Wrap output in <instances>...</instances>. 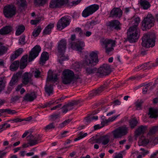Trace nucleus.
Wrapping results in <instances>:
<instances>
[{"mask_svg":"<svg viewBox=\"0 0 158 158\" xmlns=\"http://www.w3.org/2000/svg\"><path fill=\"white\" fill-rule=\"evenodd\" d=\"M21 97L17 95L12 97L11 99V102H15L16 101L19 100Z\"/></svg>","mask_w":158,"mask_h":158,"instance_id":"e2e57ef3","label":"nucleus"},{"mask_svg":"<svg viewBox=\"0 0 158 158\" xmlns=\"http://www.w3.org/2000/svg\"><path fill=\"white\" fill-rule=\"evenodd\" d=\"M102 45L105 48V52L109 54L114 50V47L115 45V41L110 39H106L102 41Z\"/></svg>","mask_w":158,"mask_h":158,"instance_id":"0eeeda50","label":"nucleus"},{"mask_svg":"<svg viewBox=\"0 0 158 158\" xmlns=\"http://www.w3.org/2000/svg\"><path fill=\"white\" fill-rule=\"evenodd\" d=\"M13 29L12 27L10 26H6L1 29V35L9 34L13 30Z\"/></svg>","mask_w":158,"mask_h":158,"instance_id":"393cba45","label":"nucleus"},{"mask_svg":"<svg viewBox=\"0 0 158 158\" xmlns=\"http://www.w3.org/2000/svg\"><path fill=\"white\" fill-rule=\"evenodd\" d=\"M10 127V124H8L7 123H4L2 125L1 129H3V130L9 127Z\"/></svg>","mask_w":158,"mask_h":158,"instance_id":"338daca9","label":"nucleus"},{"mask_svg":"<svg viewBox=\"0 0 158 158\" xmlns=\"http://www.w3.org/2000/svg\"><path fill=\"white\" fill-rule=\"evenodd\" d=\"M140 21V18L139 17H137L134 19V22L135 24L131 27L132 28H135L136 29L137 28V27Z\"/></svg>","mask_w":158,"mask_h":158,"instance_id":"bf43d9fd","label":"nucleus"},{"mask_svg":"<svg viewBox=\"0 0 158 158\" xmlns=\"http://www.w3.org/2000/svg\"><path fill=\"white\" fill-rule=\"evenodd\" d=\"M68 0H52L50 3L49 7L51 8L60 7L68 3Z\"/></svg>","mask_w":158,"mask_h":158,"instance_id":"ddd939ff","label":"nucleus"},{"mask_svg":"<svg viewBox=\"0 0 158 158\" xmlns=\"http://www.w3.org/2000/svg\"><path fill=\"white\" fill-rule=\"evenodd\" d=\"M33 75L31 73L26 72L22 77V81L23 84L26 85L28 83L32 85L33 82L32 77Z\"/></svg>","mask_w":158,"mask_h":158,"instance_id":"4468645a","label":"nucleus"},{"mask_svg":"<svg viewBox=\"0 0 158 158\" xmlns=\"http://www.w3.org/2000/svg\"><path fill=\"white\" fill-rule=\"evenodd\" d=\"M129 124L131 129L134 128L137 125L138 121L134 118L131 119L129 121Z\"/></svg>","mask_w":158,"mask_h":158,"instance_id":"37998d69","label":"nucleus"},{"mask_svg":"<svg viewBox=\"0 0 158 158\" xmlns=\"http://www.w3.org/2000/svg\"><path fill=\"white\" fill-rule=\"evenodd\" d=\"M25 27L23 25H20L18 27V28L16 31V35H19L21 34L24 31Z\"/></svg>","mask_w":158,"mask_h":158,"instance_id":"a19ab883","label":"nucleus"},{"mask_svg":"<svg viewBox=\"0 0 158 158\" xmlns=\"http://www.w3.org/2000/svg\"><path fill=\"white\" fill-rule=\"evenodd\" d=\"M70 19L66 16L62 17L58 21L57 24V29L61 30L69 24Z\"/></svg>","mask_w":158,"mask_h":158,"instance_id":"9b49d317","label":"nucleus"},{"mask_svg":"<svg viewBox=\"0 0 158 158\" xmlns=\"http://www.w3.org/2000/svg\"><path fill=\"white\" fill-rule=\"evenodd\" d=\"M36 97V95L34 92L26 94L23 97V101L32 102Z\"/></svg>","mask_w":158,"mask_h":158,"instance_id":"b1692460","label":"nucleus"},{"mask_svg":"<svg viewBox=\"0 0 158 158\" xmlns=\"http://www.w3.org/2000/svg\"><path fill=\"white\" fill-rule=\"evenodd\" d=\"M16 8L15 5L9 4L4 7L3 13L6 17L10 19L16 15Z\"/></svg>","mask_w":158,"mask_h":158,"instance_id":"423d86ee","label":"nucleus"},{"mask_svg":"<svg viewBox=\"0 0 158 158\" xmlns=\"http://www.w3.org/2000/svg\"><path fill=\"white\" fill-rule=\"evenodd\" d=\"M96 143H100L102 142L103 145L107 144L110 141V137L108 135H105L95 139Z\"/></svg>","mask_w":158,"mask_h":158,"instance_id":"4be33fe9","label":"nucleus"},{"mask_svg":"<svg viewBox=\"0 0 158 158\" xmlns=\"http://www.w3.org/2000/svg\"><path fill=\"white\" fill-rule=\"evenodd\" d=\"M87 135V134L86 133L83 134L82 132H81L78 134V136L77 138L75 139L74 140L76 141L80 140L84 137H85Z\"/></svg>","mask_w":158,"mask_h":158,"instance_id":"5fc2aeb1","label":"nucleus"},{"mask_svg":"<svg viewBox=\"0 0 158 158\" xmlns=\"http://www.w3.org/2000/svg\"><path fill=\"white\" fill-rule=\"evenodd\" d=\"M84 120L85 123H89L92 120L91 115H88L85 118Z\"/></svg>","mask_w":158,"mask_h":158,"instance_id":"0e129e2a","label":"nucleus"},{"mask_svg":"<svg viewBox=\"0 0 158 158\" xmlns=\"http://www.w3.org/2000/svg\"><path fill=\"white\" fill-rule=\"evenodd\" d=\"M97 51H92L89 55V57H86L84 61H85V64L90 66H95L98 62V54Z\"/></svg>","mask_w":158,"mask_h":158,"instance_id":"7ed1b4c3","label":"nucleus"},{"mask_svg":"<svg viewBox=\"0 0 158 158\" xmlns=\"http://www.w3.org/2000/svg\"><path fill=\"white\" fill-rule=\"evenodd\" d=\"M150 142V139L145 138H141L138 142L139 145V146H146Z\"/></svg>","mask_w":158,"mask_h":158,"instance_id":"58836bf2","label":"nucleus"},{"mask_svg":"<svg viewBox=\"0 0 158 158\" xmlns=\"http://www.w3.org/2000/svg\"><path fill=\"white\" fill-rule=\"evenodd\" d=\"M8 49V46L4 45L1 42V56L6 53Z\"/></svg>","mask_w":158,"mask_h":158,"instance_id":"4c0bfd02","label":"nucleus"},{"mask_svg":"<svg viewBox=\"0 0 158 158\" xmlns=\"http://www.w3.org/2000/svg\"><path fill=\"white\" fill-rule=\"evenodd\" d=\"M127 40L131 43L135 42L139 37V30L135 28L130 27L127 32Z\"/></svg>","mask_w":158,"mask_h":158,"instance_id":"39448f33","label":"nucleus"},{"mask_svg":"<svg viewBox=\"0 0 158 158\" xmlns=\"http://www.w3.org/2000/svg\"><path fill=\"white\" fill-rule=\"evenodd\" d=\"M139 2L142 8L144 10L148 9L151 6L149 2L145 0H140Z\"/></svg>","mask_w":158,"mask_h":158,"instance_id":"2f4dec72","label":"nucleus"},{"mask_svg":"<svg viewBox=\"0 0 158 158\" xmlns=\"http://www.w3.org/2000/svg\"><path fill=\"white\" fill-rule=\"evenodd\" d=\"M150 142L152 143V144L155 145L158 143V138H153L152 139H150Z\"/></svg>","mask_w":158,"mask_h":158,"instance_id":"052dcab7","label":"nucleus"},{"mask_svg":"<svg viewBox=\"0 0 158 158\" xmlns=\"http://www.w3.org/2000/svg\"><path fill=\"white\" fill-rule=\"evenodd\" d=\"M151 85V83H149L148 84L146 85H145V84H142L139 85L138 87H141L143 86H145V88L143 89V94H145L147 93V92L148 91V88L149 86H150Z\"/></svg>","mask_w":158,"mask_h":158,"instance_id":"de8ad7c7","label":"nucleus"},{"mask_svg":"<svg viewBox=\"0 0 158 158\" xmlns=\"http://www.w3.org/2000/svg\"><path fill=\"white\" fill-rule=\"evenodd\" d=\"M66 44V41L64 39L61 40L58 42L57 48L58 52L59 53H63L65 52Z\"/></svg>","mask_w":158,"mask_h":158,"instance_id":"6ab92c4d","label":"nucleus"},{"mask_svg":"<svg viewBox=\"0 0 158 158\" xmlns=\"http://www.w3.org/2000/svg\"><path fill=\"white\" fill-rule=\"evenodd\" d=\"M158 131V126L152 127L151 128L148 133V135H152Z\"/></svg>","mask_w":158,"mask_h":158,"instance_id":"79ce46f5","label":"nucleus"},{"mask_svg":"<svg viewBox=\"0 0 158 158\" xmlns=\"http://www.w3.org/2000/svg\"><path fill=\"white\" fill-rule=\"evenodd\" d=\"M34 75L35 77H40V72L39 70H36L34 72Z\"/></svg>","mask_w":158,"mask_h":158,"instance_id":"774afa93","label":"nucleus"},{"mask_svg":"<svg viewBox=\"0 0 158 158\" xmlns=\"http://www.w3.org/2000/svg\"><path fill=\"white\" fill-rule=\"evenodd\" d=\"M107 26L110 29L118 30L121 29V24L118 20H114L109 22Z\"/></svg>","mask_w":158,"mask_h":158,"instance_id":"f3484780","label":"nucleus"},{"mask_svg":"<svg viewBox=\"0 0 158 158\" xmlns=\"http://www.w3.org/2000/svg\"><path fill=\"white\" fill-rule=\"evenodd\" d=\"M118 115H117L116 116H114L111 118H109L108 119H104V116H102V121L101 122V124L102 125V127H103L105 124L109 122H112L115 119Z\"/></svg>","mask_w":158,"mask_h":158,"instance_id":"473e14b6","label":"nucleus"},{"mask_svg":"<svg viewBox=\"0 0 158 158\" xmlns=\"http://www.w3.org/2000/svg\"><path fill=\"white\" fill-rule=\"evenodd\" d=\"M60 113L58 114H53L50 116L51 119L52 121H54L60 117Z\"/></svg>","mask_w":158,"mask_h":158,"instance_id":"680f3d73","label":"nucleus"},{"mask_svg":"<svg viewBox=\"0 0 158 158\" xmlns=\"http://www.w3.org/2000/svg\"><path fill=\"white\" fill-rule=\"evenodd\" d=\"M74 74L73 72L69 69H65L62 73V81L65 85L70 84L74 79Z\"/></svg>","mask_w":158,"mask_h":158,"instance_id":"20e7f679","label":"nucleus"},{"mask_svg":"<svg viewBox=\"0 0 158 158\" xmlns=\"http://www.w3.org/2000/svg\"><path fill=\"white\" fill-rule=\"evenodd\" d=\"M19 62L18 61L14 62L10 66L11 70L12 71L16 70L19 67Z\"/></svg>","mask_w":158,"mask_h":158,"instance_id":"ea45409f","label":"nucleus"},{"mask_svg":"<svg viewBox=\"0 0 158 158\" xmlns=\"http://www.w3.org/2000/svg\"><path fill=\"white\" fill-rule=\"evenodd\" d=\"M111 72L110 66L107 64H104L98 69L97 76L102 77L109 75Z\"/></svg>","mask_w":158,"mask_h":158,"instance_id":"6e6552de","label":"nucleus"},{"mask_svg":"<svg viewBox=\"0 0 158 158\" xmlns=\"http://www.w3.org/2000/svg\"><path fill=\"white\" fill-rule=\"evenodd\" d=\"M1 113H7L9 114H14L16 113L14 110H11L10 109H1Z\"/></svg>","mask_w":158,"mask_h":158,"instance_id":"49530a36","label":"nucleus"},{"mask_svg":"<svg viewBox=\"0 0 158 158\" xmlns=\"http://www.w3.org/2000/svg\"><path fill=\"white\" fill-rule=\"evenodd\" d=\"M85 64V61H84L82 62L83 67L85 69V72L87 75H92L96 73L97 75L98 69L96 68L88 67V66H93L86 65Z\"/></svg>","mask_w":158,"mask_h":158,"instance_id":"dca6fc26","label":"nucleus"},{"mask_svg":"<svg viewBox=\"0 0 158 158\" xmlns=\"http://www.w3.org/2000/svg\"><path fill=\"white\" fill-rule=\"evenodd\" d=\"M42 29L40 26H38L35 28L32 33V35L34 37H36L41 32Z\"/></svg>","mask_w":158,"mask_h":158,"instance_id":"c03bdc74","label":"nucleus"},{"mask_svg":"<svg viewBox=\"0 0 158 158\" xmlns=\"http://www.w3.org/2000/svg\"><path fill=\"white\" fill-rule=\"evenodd\" d=\"M54 27V24L50 23L45 28L43 32L44 35L49 34L51 33V30Z\"/></svg>","mask_w":158,"mask_h":158,"instance_id":"72a5a7b5","label":"nucleus"},{"mask_svg":"<svg viewBox=\"0 0 158 158\" xmlns=\"http://www.w3.org/2000/svg\"><path fill=\"white\" fill-rule=\"evenodd\" d=\"M45 92L50 96L51 94H52L53 91V87L52 85H46L45 88Z\"/></svg>","mask_w":158,"mask_h":158,"instance_id":"e433bc0d","label":"nucleus"},{"mask_svg":"<svg viewBox=\"0 0 158 158\" xmlns=\"http://www.w3.org/2000/svg\"><path fill=\"white\" fill-rule=\"evenodd\" d=\"M48 53L46 52H43L41 54L40 59V64L42 65H44L46 61L48 60Z\"/></svg>","mask_w":158,"mask_h":158,"instance_id":"a878e982","label":"nucleus"},{"mask_svg":"<svg viewBox=\"0 0 158 158\" xmlns=\"http://www.w3.org/2000/svg\"><path fill=\"white\" fill-rule=\"evenodd\" d=\"M48 0H34V3L36 5L42 6Z\"/></svg>","mask_w":158,"mask_h":158,"instance_id":"864d4df0","label":"nucleus"},{"mask_svg":"<svg viewBox=\"0 0 158 158\" xmlns=\"http://www.w3.org/2000/svg\"><path fill=\"white\" fill-rule=\"evenodd\" d=\"M122 11L119 8H114L111 11L110 17L120 18L122 15Z\"/></svg>","mask_w":158,"mask_h":158,"instance_id":"a211bd4d","label":"nucleus"},{"mask_svg":"<svg viewBox=\"0 0 158 158\" xmlns=\"http://www.w3.org/2000/svg\"><path fill=\"white\" fill-rule=\"evenodd\" d=\"M155 19L151 14H148L142 22V29L145 31L150 29L154 25Z\"/></svg>","mask_w":158,"mask_h":158,"instance_id":"f03ea898","label":"nucleus"},{"mask_svg":"<svg viewBox=\"0 0 158 158\" xmlns=\"http://www.w3.org/2000/svg\"><path fill=\"white\" fill-rule=\"evenodd\" d=\"M127 133V128L123 126L119 127L112 132L114 138L116 139L121 138L123 136L126 135Z\"/></svg>","mask_w":158,"mask_h":158,"instance_id":"1a4fd4ad","label":"nucleus"},{"mask_svg":"<svg viewBox=\"0 0 158 158\" xmlns=\"http://www.w3.org/2000/svg\"><path fill=\"white\" fill-rule=\"evenodd\" d=\"M57 76V73H54L51 70H49L48 73L47 79L49 81L55 83L58 80Z\"/></svg>","mask_w":158,"mask_h":158,"instance_id":"5701e85b","label":"nucleus"},{"mask_svg":"<svg viewBox=\"0 0 158 158\" xmlns=\"http://www.w3.org/2000/svg\"><path fill=\"white\" fill-rule=\"evenodd\" d=\"M25 36L24 35H22L20 36L19 40V44L23 45L26 44V42L25 41Z\"/></svg>","mask_w":158,"mask_h":158,"instance_id":"6e6d98bb","label":"nucleus"},{"mask_svg":"<svg viewBox=\"0 0 158 158\" xmlns=\"http://www.w3.org/2000/svg\"><path fill=\"white\" fill-rule=\"evenodd\" d=\"M156 38L154 33L144 34L142 38V45L146 48L153 47L155 45Z\"/></svg>","mask_w":158,"mask_h":158,"instance_id":"f257e3e1","label":"nucleus"},{"mask_svg":"<svg viewBox=\"0 0 158 158\" xmlns=\"http://www.w3.org/2000/svg\"><path fill=\"white\" fill-rule=\"evenodd\" d=\"M6 81L5 77L1 78V91L4 89L6 86Z\"/></svg>","mask_w":158,"mask_h":158,"instance_id":"8fccbe9b","label":"nucleus"},{"mask_svg":"<svg viewBox=\"0 0 158 158\" xmlns=\"http://www.w3.org/2000/svg\"><path fill=\"white\" fill-rule=\"evenodd\" d=\"M146 76L144 74L139 75L137 76H132L130 77L127 81L131 80L132 81L135 80L139 81L141 79L144 77Z\"/></svg>","mask_w":158,"mask_h":158,"instance_id":"c9c22d12","label":"nucleus"},{"mask_svg":"<svg viewBox=\"0 0 158 158\" xmlns=\"http://www.w3.org/2000/svg\"><path fill=\"white\" fill-rule=\"evenodd\" d=\"M106 86V85H104L99 87L97 89L93 91L90 94V96L93 97L100 93L104 90Z\"/></svg>","mask_w":158,"mask_h":158,"instance_id":"7c9ffc66","label":"nucleus"},{"mask_svg":"<svg viewBox=\"0 0 158 158\" xmlns=\"http://www.w3.org/2000/svg\"><path fill=\"white\" fill-rule=\"evenodd\" d=\"M158 110L154 108H150L149 110L148 115L151 118H156L157 116Z\"/></svg>","mask_w":158,"mask_h":158,"instance_id":"c756f323","label":"nucleus"},{"mask_svg":"<svg viewBox=\"0 0 158 158\" xmlns=\"http://www.w3.org/2000/svg\"><path fill=\"white\" fill-rule=\"evenodd\" d=\"M71 48L73 49L81 52L83 49V47L85 46L84 42L80 40H77L75 42H71L70 43Z\"/></svg>","mask_w":158,"mask_h":158,"instance_id":"2eb2a0df","label":"nucleus"},{"mask_svg":"<svg viewBox=\"0 0 158 158\" xmlns=\"http://www.w3.org/2000/svg\"><path fill=\"white\" fill-rule=\"evenodd\" d=\"M17 4L20 7H24L27 5V2L25 0H17Z\"/></svg>","mask_w":158,"mask_h":158,"instance_id":"a18cd8bd","label":"nucleus"},{"mask_svg":"<svg viewBox=\"0 0 158 158\" xmlns=\"http://www.w3.org/2000/svg\"><path fill=\"white\" fill-rule=\"evenodd\" d=\"M147 127V126H143L139 127L135 131V135L138 136L143 134L146 130Z\"/></svg>","mask_w":158,"mask_h":158,"instance_id":"cd10ccee","label":"nucleus"},{"mask_svg":"<svg viewBox=\"0 0 158 158\" xmlns=\"http://www.w3.org/2000/svg\"><path fill=\"white\" fill-rule=\"evenodd\" d=\"M23 49L21 48H19L12 54L10 57L11 60H14L19 56L23 52Z\"/></svg>","mask_w":158,"mask_h":158,"instance_id":"c85d7f7f","label":"nucleus"},{"mask_svg":"<svg viewBox=\"0 0 158 158\" xmlns=\"http://www.w3.org/2000/svg\"><path fill=\"white\" fill-rule=\"evenodd\" d=\"M68 60V57L64 56L63 54V53H60L59 60L60 63L61 64H62L63 61H64L67 60Z\"/></svg>","mask_w":158,"mask_h":158,"instance_id":"09e8293b","label":"nucleus"},{"mask_svg":"<svg viewBox=\"0 0 158 158\" xmlns=\"http://www.w3.org/2000/svg\"><path fill=\"white\" fill-rule=\"evenodd\" d=\"M31 119L32 117H31L30 116L28 118H27L26 119H20L19 118H18L13 119V120H11V121H13L15 123H17L19 122H21L23 121H29Z\"/></svg>","mask_w":158,"mask_h":158,"instance_id":"3c124183","label":"nucleus"},{"mask_svg":"<svg viewBox=\"0 0 158 158\" xmlns=\"http://www.w3.org/2000/svg\"><path fill=\"white\" fill-rule=\"evenodd\" d=\"M22 72V71H19L13 76L9 83L10 86H12L16 84L18 81V78L21 77Z\"/></svg>","mask_w":158,"mask_h":158,"instance_id":"412c9836","label":"nucleus"},{"mask_svg":"<svg viewBox=\"0 0 158 158\" xmlns=\"http://www.w3.org/2000/svg\"><path fill=\"white\" fill-rule=\"evenodd\" d=\"M143 102L142 100H138L135 103V106L136 109L138 110H140L141 109L142 104Z\"/></svg>","mask_w":158,"mask_h":158,"instance_id":"603ef678","label":"nucleus"},{"mask_svg":"<svg viewBox=\"0 0 158 158\" xmlns=\"http://www.w3.org/2000/svg\"><path fill=\"white\" fill-rule=\"evenodd\" d=\"M84 61L81 62H76L72 66L73 68L76 71H79L83 66L82 62Z\"/></svg>","mask_w":158,"mask_h":158,"instance_id":"f704fd0d","label":"nucleus"},{"mask_svg":"<svg viewBox=\"0 0 158 158\" xmlns=\"http://www.w3.org/2000/svg\"><path fill=\"white\" fill-rule=\"evenodd\" d=\"M71 121L70 119L66 120L59 125V127L62 128L68 124Z\"/></svg>","mask_w":158,"mask_h":158,"instance_id":"4d7b16f0","label":"nucleus"},{"mask_svg":"<svg viewBox=\"0 0 158 158\" xmlns=\"http://www.w3.org/2000/svg\"><path fill=\"white\" fill-rule=\"evenodd\" d=\"M75 32L79 33L80 36H81L83 34V31L80 28L77 27L75 29Z\"/></svg>","mask_w":158,"mask_h":158,"instance_id":"69168bd1","label":"nucleus"},{"mask_svg":"<svg viewBox=\"0 0 158 158\" xmlns=\"http://www.w3.org/2000/svg\"><path fill=\"white\" fill-rule=\"evenodd\" d=\"M55 127V126L54 125V123H52L46 126L44 129L46 131L47 130H49L52 129H54Z\"/></svg>","mask_w":158,"mask_h":158,"instance_id":"13d9d810","label":"nucleus"},{"mask_svg":"<svg viewBox=\"0 0 158 158\" xmlns=\"http://www.w3.org/2000/svg\"><path fill=\"white\" fill-rule=\"evenodd\" d=\"M27 55H26L23 56L20 60V69H22L25 68L27 65Z\"/></svg>","mask_w":158,"mask_h":158,"instance_id":"bb28decb","label":"nucleus"},{"mask_svg":"<svg viewBox=\"0 0 158 158\" xmlns=\"http://www.w3.org/2000/svg\"><path fill=\"white\" fill-rule=\"evenodd\" d=\"M41 50V47L39 45H36L34 47L30 52L28 58L29 62L32 61L39 55Z\"/></svg>","mask_w":158,"mask_h":158,"instance_id":"f8f14e48","label":"nucleus"},{"mask_svg":"<svg viewBox=\"0 0 158 158\" xmlns=\"http://www.w3.org/2000/svg\"><path fill=\"white\" fill-rule=\"evenodd\" d=\"M99 8V6L96 4L91 5L87 7L83 11L82 15L85 18H86L93 14Z\"/></svg>","mask_w":158,"mask_h":158,"instance_id":"9d476101","label":"nucleus"},{"mask_svg":"<svg viewBox=\"0 0 158 158\" xmlns=\"http://www.w3.org/2000/svg\"><path fill=\"white\" fill-rule=\"evenodd\" d=\"M27 138L29 141L28 143L30 146H32L37 144L38 143V141L40 140L38 136H34L32 135L28 136Z\"/></svg>","mask_w":158,"mask_h":158,"instance_id":"aec40b11","label":"nucleus"}]
</instances>
